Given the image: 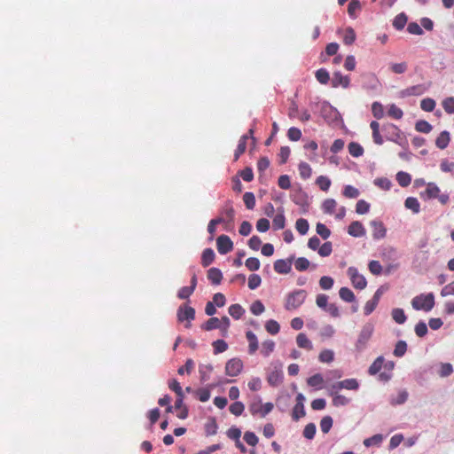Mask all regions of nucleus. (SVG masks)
<instances>
[{"instance_id":"57","label":"nucleus","mask_w":454,"mask_h":454,"mask_svg":"<svg viewBox=\"0 0 454 454\" xmlns=\"http://www.w3.org/2000/svg\"><path fill=\"white\" fill-rule=\"evenodd\" d=\"M333 427V419L330 416L324 417L320 421L321 431L327 434Z\"/></svg>"},{"instance_id":"55","label":"nucleus","mask_w":454,"mask_h":454,"mask_svg":"<svg viewBox=\"0 0 454 454\" xmlns=\"http://www.w3.org/2000/svg\"><path fill=\"white\" fill-rule=\"evenodd\" d=\"M304 416H305L304 404L295 403V405L293 409V412H292L293 419L299 420L301 418H302Z\"/></svg>"},{"instance_id":"60","label":"nucleus","mask_w":454,"mask_h":454,"mask_svg":"<svg viewBox=\"0 0 454 454\" xmlns=\"http://www.w3.org/2000/svg\"><path fill=\"white\" fill-rule=\"evenodd\" d=\"M370 204L364 200L357 201L356 205V212L359 215H364L369 212Z\"/></svg>"},{"instance_id":"49","label":"nucleus","mask_w":454,"mask_h":454,"mask_svg":"<svg viewBox=\"0 0 454 454\" xmlns=\"http://www.w3.org/2000/svg\"><path fill=\"white\" fill-rule=\"evenodd\" d=\"M387 114L389 117L394 118L395 120H399L403 117V113L401 108L396 106L395 104L390 105Z\"/></svg>"},{"instance_id":"38","label":"nucleus","mask_w":454,"mask_h":454,"mask_svg":"<svg viewBox=\"0 0 454 454\" xmlns=\"http://www.w3.org/2000/svg\"><path fill=\"white\" fill-rule=\"evenodd\" d=\"M295 228L301 235H305L309 228V222L304 218H299L295 223Z\"/></svg>"},{"instance_id":"7","label":"nucleus","mask_w":454,"mask_h":454,"mask_svg":"<svg viewBox=\"0 0 454 454\" xmlns=\"http://www.w3.org/2000/svg\"><path fill=\"white\" fill-rule=\"evenodd\" d=\"M243 366L241 359L231 358L225 364V374L230 377H236L242 372Z\"/></svg>"},{"instance_id":"25","label":"nucleus","mask_w":454,"mask_h":454,"mask_svg":"<svg viewBox=\"0 0 454 454\" xmlns=\"http://www.w3.org/2000/svg\"><path fill=\"white\" fill-rule=\"evenodd\" d=\"M450 140V133L448 131H442L437 137V138L435 140V145L439 149L443 150L448 146Z\"/></svg>"},{"instance_id":"20","label":"nucleus","mask_w":454,"mask_h":454,"mask_svg":"<svg viewBox=\"0 0 454 454\" xmlns=\"http://www.w3.org/2000/svg\"><path fill=\"white\" fill-rule=\"evenodd\" d=\"M296 343L299 348H304L306 350H312L313 345L312 342L309 340V339L307 337V335L303 333H300L296 336Z\"/></svg>"},{"instance_id":"27","label":"nucleus","mask_w":454,"mask_h":454,"mask_svg":"<svg viewBox=\"0 0 454 454\" xmlns=\"http://www.w3.org/2000/svg\"><path fill=\"white\" fill-rule=\"evenodd\" d=\"M323 383L324 378L320 373H316L307 380V384L309 386L317 387L318 389H321L323 387Z\"/></svg>"},{"instance_id":"30","label":"nucleus","mask_w":454,"mask_h":454,"mask_svg":"<svg viewBox=\"0 0 454 454\" xmlns=\"http://www.w3.org/2000/svg\"><path fill=\"white\" fill-rule=\"evenodd\" d=\"M202 329L205 331L221 329V321L217 317H211L202 325Z\"/></svg>"},{"instance_id":"39","label":"nucleus","mask_w":454,"mask_h":454,"mask_svg":"<svg viewBox=\"0 0 454 454\" xmlns=\"http://www.w3.org/2000/svg\"><path fill=\"white\" fill-rule=\"evenodd\" d=\"M298 169L302 179H308L311 176L312 169L307 162H301Z\"/></svg>"},{"instance_id":"2","label":"nucleus","mask_w":454,"mask_h":454,"mask_svg":"<svg viewBox=\"0 0 454 454\" xmlns=\"http://www.w3.org/2000/svg\"><path fill=\"white\" fill-rule=\"evenodd\" d=\"M420 197L424 200L437 199L442 205H446L450 200L449 194L441 193L440 188L433 182L427 184L425 191L420 192Z\"/></svg>"},{"instance_id":"28","label":"nucleus","mask_w":454,"mask_h":454,"mask_svg":"<svg viewBox=\"0 0 454 454\" xmlns=\"http://www.w3.org/2000/svg\"><path fill=\"white\" fill-rule=\"evenodd\" d=\"M275 349V342L271 340H267L262 343L261 354L264 357H268Z\"/></svg>"},{"instance_id":"62","label":"nucleus","mask_w":454,"mask_h":454,"mask_svg":"<svg viewBox=\"0 0 454 454\" xmlns=\"http://www.w3.org/2000/svg\"><path fill=\"white\" fill-rule=\"evenodd\" d=\"M442 107L447 114H454V98L449 97L442 101Z\"/></svg>"},{"instance_id":"21","label":"nucleus","mask_w":454,"mask_h":454,"mask_svg":"<svg viewBox=\"0 0 454 454\" xmlns=\"http://www.w3.org/2000/svg\"><path fill=\"white\" fill-rule=\"evenodd\" d=\"M370 127L372 130V139L376 145H381L384 143L383 137L380 132V123L376 121H372L370 123Z\"/></svg>"},{"instance_id":"37","label":"nucleus","mask_w":454,"mask_h":454,"mask_svg":"<svg viewBox=\"0 0 454 454\" xmlns=\"http://www.w3.org/2000/svg\"><path fill=\"white\" fill-rule=\"evenodd\" d=\"M337 206V202L333 199H327L323 202L322 209L325 214H333Z\"/></svg>"},{"instance_id":"18","label":"nucleus","mask_w":454,"mask_h":454,"mask_svg":"<svg viewBox=\"0 0 454 454\" xmlns=\"http://www.w3.org/2000/svg\"><path fill=\"white\" fill-rule=\"evenodd\" d=\"M246 337L248 341V353L249 355H254L259 348L257 337L252 331H247Z\"/></svg>"},{"instance_id":"53","label":"nucleus","mask_w":454,"mask_h":454,"mask_svg":"<svg viewBox=\"0 0 454 454\" xmlns=\"http://www.w3.org/2000/svg\"><path fill=\"white\" fill-rule=\"evenodd\" d=\"M309 261L305 257H299L294 262L295 269L298 271H304L309 267Z\"/></svg>"},{"instance_id":"64","label":"nucleus","mask_w":454,"mask_h":454,"mask_svg":"<svg viewBox=\"0 0 454 454\" xmlns=\"http://www.w3.org/2000/svg\"><path fill=\"white\" fill-rule=\"evenodd\" d=\"M368 267H369V270L371 271V273L375 276H379L382 272V266L379 261H375V260L371 261L369 262Z\"/></svg>"},{"instance_id":"23","label":"nucleus","mask_w":454,"mask_h":454,"mask_svg":"<svg viewBox=\"0 0 454 454\" xmlns=\"http://www.w3.org/2000/svg\"><path fill=\"white\" fill-rule=\"evenodd\" d=\"M248 140V135H243L239 140L237 149L234 153V160H238L241 154H243L247 149V142Z\"/></svg>"},{"instance_id":"47","label":"nucleus","mask_w":454,"mask_h":454,"mask_svg":"<svg viewBox=\"0 0 454 454\" xmlns=\"http://www.w3.org/2000/svg\"><path fill=\"white\" fill-rule=\"evenodd\" d=\"M214 348V353L219 354L226 351L228 349V344L223 340H216L212 343Z\"/></svg>"},{"instance_id":"3","label":"nucleus","mask_w":454,"mask_h":454,"mask_svg":"<svg viewBox=\"0 0 454 454\" xmlns=\"http://www.w3.org/2000/svg\"><path fill=\"white\" fill-rule=\"evenodd\" d=\"M434 295L433 293L421 294L411 300V306L416 310L428 312L434 307Z\"/></svg>"},{"instance_id":"31","label":"nucleus","mask_w":454,"mask_h":454,"mask_svg":"<svg viewBox=\"0 0 454 454\" xmlns=\"http://www.w3.org/2000/svg\"><path fill=\"white\" fill-rule=\"evenodd\" d=\"M383 363H384V358L382 356L377 357L374 360V362L371 364V366L369 367V370H368L369 374L375 375L378 372H380V371L382 368Z\"/></svg>"},{"instance_id":"16","label":"nucleus","mask_w":454,"mask_h":454,"mask_svg":"<svg viewBox=\"0 0 454 454\" xmlns=\"http://www.w3.org/2000/svg\"><path fill=\"white\" fill-rule=\"evenodd\" d=\"M221 215H222L220 217L225 218V222L223 223L230 224L233 223L235 211L231 201L226 202Z\"/></svg>"},{"instance_id":"14","label":"nucleus","mask_w":454,"mask_h":454,"mask_svg":"<svg viewBox=\"0 0 454 454\" xmlns=\"http://www.w3.org/2000/svg\"><path fill=\"white\" fill-rule=\"evenodd\" d=\"M350 83L349 76L343 75L340 72H334L332 78V86L333 88H338L341 86L342 88H348Z\"/></svg>"},{"instance_id":"46","label":"nucleus","mask_w":454,"mask_h":454,"mask_svg":"<svg viewBox=\"0 0 454 454\" xmlns=\"http://www.w3.org/2000/svg\"><path fill=\"white\" fill-rule=\"evenodd\" d=\"M245 265L249 270L255 271L260 269L261 262L256 257H249L246 260Z\"/></svg>"},{"instance_id":"15","label":"nucleus","mask_w":454,"mask_h":454,"mask_svg":"<svg viewBox=\"0 0 454 454\" xmlns=\"http://www.w3.org/2000/svg\"><path fill=\"white\" fill-rule=\"evenodd\" d=\"M348 233L355 238L364 237L366 233L365 228L363 223L359 221L352 222L348 228Z\"/></svg>"},{"instance_id":"35","label":"nucleus","mask_w":454,"mask_h":454,"mask_svg":"<svg viewBox=\"0 0 454 454\" xmlns=\"http://www.w3.org/2000/svg\"><path fill=\"white\" fill-rule=\"evenodd\" d=\"M356 33L352 27H347L343 35V43L347 45H351L356 41Z\"/></svg>"},{"instance_id":"8","label":"nucleus","mask_w":454,"mask_h":454,"mask_svg":"<svg viewBox=\"0 0 454 454\" xmlns=\"http://www.w3.org/2000/svg\"><path fill=\"white\" fill-rule=\"evenodd\" d=\"M348 275L355 288L362 290L366 287L367 281L363 275L359 274L356 268L349 267L348 269Z\"/></svg>"},{"instance_id":"19","label":"nucleus","mask_w":454,"mask_h":454,"mask_svg":"<svg viewBox=\"0 0 454 454\" xmlns=\"http://www.w3.org/2000/svg\"><path fill=\"white\" fill-rule=\"evenodd\" d=\"M282 379H283L282 371L278 368H275L268 375L267 380L270 386L276 387L282 382Z\"/></svg>"},{"instance_id":"56","label":"nucleus","mask_w":454,"mask_h":454,"mask_svg":"<svg viewBox=\"0 0 454 454\" xmlns=\"http://www.w3.org/2000/svg\"><path fill=\"white\" fill-rule=\"evenodd\" d=\"M420 107L426 112H432L435 108V101L433 98H424L420 102Z\"/></svg>"},{"instance_id":"4","label":"nucleus","mask_w":454,"mask_h":454,"mask_svg":"<svg viewBox=\"0 0 454 454\" xmlns=\"http://www.w3.org/2000/svg\"><path fill=\"white\" fill-rule=\"evenodd\" d=\"M307 297V293L305 290H296L287 294L285 309L286 310H294L298 309L300 306L303 304Z\"/></svg>"},{"instance_id":"59","label":"nucleus","mask_w":454,"mask_h":454,"mask_svg":"<svg viewBox=\"0 0 454 454\" xmlns=\"http://www.w3.org/2000/svg\"><path fill=\"white\" fill-rule=\"evenodd\" d=\"M407 350V344L404 340H399L394 349V355L397 357L403 356Z\"/></svg>"},{"instance_id":"58","label":"nucleus","mask_w":454,"mask_h":454,"mask_svg":"<svg viewBox=\"0 0 454 454\" xmlns=\"http://www.w3.org/2000/svg\"><path fill=\"white\" fill-rule=\"evenodd\" d=\"M316 231L317 233L324 239H328L331 235V231L324 223H317Z\"/></svg>"},{"instance_id":"5","label":"nucleus","mask_w":454,"mask_h":454,"mask_svg":"<svg viewBox=\"0 0 454 454\" xmlns=\"http://www.w3.org/2000/svg\"><path fill=\"white\" fill-rule=\"evenodd\" d=\"M373 331L374 326L371 323H367L363 326L356 343V348L358 351L363 350L366 347V344L371 339Z\"/></svg>"},{"instance_id":"41","label":"nucleus","mask_w":454,"mask_h":454,"mask_svg":"<svg viewBox=\"0 0 454 454\" xmlns=\"http://www.w3.org/2000/svg\"><path fill=\"white\" fill-rule=\"evenodd\" d=\"M265 329L269 333L275 335L279 333L280 325L276 320L270 319L265 324Z\"/></svg>"},{"instance_id":"52","label":"nucleus","mask_w":454,"mask_h":454,"mask_svg":"<svg viewBox=\"0 0 454 454\" xmlns=\"http://www.w3.org/2000/svg\"><path fill=\"white\" fill-rule=\"evenodd\" d=\"M316 184L322 191L326 192L331 186V180L327 176H319L316 180Z\"/></svg>"},{"instance_id":"1","label":"nucleus","mask_w":454,"mask_h":454,"mask_svg":"<svg viewBox=\"0 0 454 454\" xmlns=\"http://www.w3.org/2000/svg\"><path fill=\"white\" fill-rule=\"evenodd\" d=\"M383 130L386 132L387 140L392 141L403 148L408 147V140L403 131L395 124L387 123L384 125Z\"/></svg>"},{"instance_id":"17","label":"nucleus","mask_w":454,"mask_h":454,"mask_svg":"<svg viewBox=\"0 0 454 454\" xmlns=\"http://www.w3.org/2000/svg\"><path fill=\"white\" fill-rule=\"evenodd\" d=\"M328 395L333 397V404L334 406H344L347 405L349 403V399L346 396L338 394V392H334L333 394L332 391V387L330 386L327 388Z\"/></svg>"},{"instance_id":"13","label":"nucleus","mask_w":454,"mask_h":454,"mask_svg":"<svg viewBox=\"0 0 454 454\" xmlns=\"http://www.w3.org/2000/svg\"><path fill=\"white\" fill-rule=\"evenodd\" d=\"M178 321H188L189 323L195 318V309L190 306L180 307L177 310Z\"/></svg>"},{"instance_id":"50","label":"nucleus","mask_w":454,"mask_h":454,"mask_svg":"<svg viewBox=\"0 0 454 454\" xmlns=\"http://www.w3.org/2000/svg\"><path fill=\"white\" fill-rule=\"evenodd\" d=\"M342 194L346 198L356 199L359 196L360 192L356 187L352 185H346L343 189Z\"/></svg>"},{"instance_id":"10","label":"nucleus","mask_w":454,"mask_h":454,"mask_svg":"<svg viewBox=\"0 0 454 454\" xmlns=\"http://www.w3.org/2000/svg\"><path fill=\"white\" fill-rule=\"evenodd\" d=\"M217 251L221 254H226L233 249V242L227 235H220L216 239Z\"/></svg>"},{"instance_id":"44","label":"nucleus","mask_w":454,"mask_h":454,"mask_svg":"<svg viewBox=\"0 0 454 454\" xmlns=\"http://www.w3.org/2000/svg\"><path fill=\"white\" fill-rule=\"evenodd\" d=\"M407 23V17L404 13H400L398 14L395 19H394V21H393V26L394 27H395L397 30H401L404 27V26L406 25Z\"/></svg>"},{"instance_id":"34","label":"nucleus","mask_w":454,"mask_h":454,"mask_svg":"<svg viewBox=\"0 0 454 454\" xmlns=\"http://www.w3.org/2000/svg\"><path fill=\"white\" fill-rule=\"evenodd\" d=\"M339 295L344 301L352 302L355 301L354 293L348 287H341L339 291Z\"/></svg>"},{"instance_id":"32","label":"nucleus","mask_w":454,"mask_h":454,"mask_svg":"<svg viewBox=\"0 0 454 454\" xmlns=\"http://www.w3.org/2000/svg\"><path fill=\"white\" fill-rule=\"evenodd\" d=\"M348 153L353 156V157H360L363 155L364 153V148L362 147L361 145H359L358 143L356 142H351L349 143L348 146Z\"/></svg>"},{"instance_id":"45","label":"nucleus","mask_w":454,"mask_h":454,"mask_svg":"<svg viewBox=\"0 0 454 454\" xmlns=\"http://www.w3.org/2000/svg\"><path fill=\"white\" fill-rule=\"evenodd\" d=\"M316 78L321 84H326L330 80V75L326 69L320 68L316 72Z\"/></svg>"},{"instance_id":"26","label":"nucleus","mask_w":454,"mask_h":454,"mask_svg":"<svg viewBox=\"0 0 454 454\" xmlns=\"http://www.w3.org/2000/svg\"><path fill=\"white\" fill-rule=\"evenodd\" d=\"M406 208L411 209L414 214H418L420 211V204L417 198L408 197L404 201Z\"/></svg>"},{"instance_id":"42","label":"nucleus","mask_w":454,"mask_h":454,"mask_svg":"<svg viewBox=\"0 0 454 454\" xmlns=\"http://www.w3.org/2000/svg\"><path fill=\"white\" fill-rule=\"evenodd\" d=\"M432 125L427 121L420 120L415 124V129L419 132L427 134L432 130Z\"/></svg>"},{"instance_id":"63","label":"nucleus","mask_w":454,"mask_h":454,"mask_svg":"<svg viewBox=\"0 0 454 454\" xmlns=\"http://www.w3.org/2000/svg\"><path fill=\"white\" fill-rule=\"evenodd\" d=\"M262 283V278L257 274H252L248 278V287L251 290L256 289Z\"/></svg>"},{"instance_id":"36","label":"nucleus","mask_w":454,"mask_h":454,"mask_svg":"<svg viewBox=\"0 0 454 454\" xmlns=\"http://www.w3.org/2000/svg\"><path fill=\"white\" fill-rule=\"evenodd\" d=\"M244 313L245 309L239 304H232L229 307V314L234 319H239Z\"/></svg>"},{"instance_id":"43","label":"nucleus","mask_w":454,"mask_h":454,"mask_svg":"<svg viewBox=\"0 0 454 454\" xmlns=\"http://www.w3.org/2000/svg\"><path fill=\"white\" fill-rule=\"evenodd\" d=\"M391 314H392L393 319L397 324H403L406 321V319H407V317H406L403 309H399V308L394 309L392 310Z\"/></svg>"},{"instance_id":"22","label":"nucleus","mask_w":454,"mask_h":454,"mask_svg":"<svg viewBox=\"0 0 454 454\" xmlns=\"http://www.w3.org/2000/svg\"><path fill=\"white\" fill-rule=\"evenodd\" d=\"M207 278L213 285H219L223 279L222 271L217 268H210L207 270Z\"/></svg>"},{"instance_id":"29","label":"nucleus","mask_w":454,"mask_h":454,"mask_svg":"<svg viewBox=\"0 0 454 454\" xmlns=\"http://www.w3.org/2000/svg\"><path fill=\"white\" fill-rule=\"evenodd\" d=\"M273 228L275 230H282L285 228V225H286V218H285V215H284V211L281 210L280 213H278L274 217H273Z\"/></svg>"},{"instance_id":"24","label":"nucleus","mask_w":454,"mask_h":454,"mask_svg":"<svg viewBox=\"0 0 454 454\" xmlns=\"http://www.w3.org/2000/svg\"><path fill=\"white\" fill-rule=\"evenodd\" d=\"M215 254L212 248H206L202 252L201 264L203 267L209 266L215 260Z\"/></svg>"},{"instance_id":"33","label":"nucleus","mask_w":454,"mask_h":454,"mask_svg":"<svg viewBox=\"0 0 454 454\" xmlns=\"http://www.w3.org/2000/svg\"><path fill=\"white\" fill-rule=\"evenodd\" d=\"M396 181L402 187H407L411 184V177L408 173L400 171L396 174Z\"/></svg>"},{"instance_id":"12","label":"nucleus","mask_w":454,"mask_h":454,"mask_svg":"<svg viewBox=\"0 0 454 454\" xmlns=\"http://www.w3.org/2000/svg\"><path fill=\"white\" fill-rule=\"evenodd\" d=\"M294 256L289 259H279L274 262V270L279 274H288L292 270Z\"/></svg>"},{"instance_id":"9","label":"nucleus","mask_w":454,"mask_h":454,"mask_svg":"<svg viewBox=\"0 0 454 454\" xmlns=\"http://www.w3.org/2000/svg\"><path fill=\"white\" fill-rule=\"evenodd\" d=\"M331 387L333 391L332 394L334 392H339L342 388L348 390H357L359 387V382L356 379H346L332 384Z\"/></svg>"},{"instance_id":"11","label":"nucleus","mask_w":454,"mask_h":454,"mask_svg":"<svg viewBox=\"0 0 454 454\" xmlns=\"http://www.w3.org/2000/svg\"><path fill=\"white\" fill-rule=\"evenodd\" d=\"M372 229V237L374 239H381L386 237L387 229L384 223L380 220H372L370 222Z\"/></svg>"},{"instance_id":"51","label":"nucleus","mask_w":454,"mask_h":454,"mask_svg":"<svg viewBox=\"0 0 454 454\" xmlns=\"http://www.w3.org/2000/svg\"><path fill=\"white\" fill-rule=\"evenodd\" d=\"M318 359L322 363H331L334 359V353L331 349H325L320 352Z\"/></svg>"},{"instance_id":"40","label":"nucleus","mask_w":454,"mask_h":454,"mask_svg":"<svg viewBox=\"0 0 454 454\" xmlns=\"http://www.w3.org/2000/svg\"><path fill=\"white\" fill-rule=\"evenodd\" d=\"M361 10L359 0H351L348 5V13L351 18L356 17V12Z\"/></svg>"},{"instance_id":"48","label":"nucleus","mask_w":454,"mask_h":454,"mask_svg":"<svg viewBox=\"0 0 454 454\" xmlns=\"http://www.w3.org/2000/svg\"><path fill=\"white\" fill-rule=\"evenodd\" d=\"M244 410L245 406L243 403L239 401L231 403L229 407L230 412L235 416H240L243 413Z\"/></svg>"},{"instance_id":"54","label":"nucleus","mask_w":454,"mask_h":454,"mask_svg":"<svg viewBox=\"0 0 454 454\" xmlns=\"http://www.w3.org/2000/svg\"><path fill=\"white\" fill-rule=\"evenodd\" d=\"M244 203L248 209H253L255 206V197L253 192H247L243 195Z\"/></svg>"},{"instance_id":"61","label":"nucleus","mask_w":454,"mask_h":454,"mask_svg":"<svg viewBox=\"0 0 454 454\" xmlns=\"http://www.w3.org/2000/svg\"><path fill=\"white\" fill-rule=\"evenodd\" d=\"M372 113L376 119H381L384 115L383 106L379 102H374L372 106Z\"/></svg>"},{"instance_id":"6","label":"nucleus","mask_w":454,"mask_h":454,"mask_svg":"<svg viewBox=\"0 0 454 454\" xmlns=\"http://www.w3.org/2000/svg\"><path fill=\"white\" fill-rule=\"evenodd\" d=\"M273 407L274 405L272 403L262 404V402L259 399L249 404V411L253 416L260 415L262 418H264L273 410Z\"/></svg>"}]
</instances>
